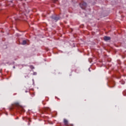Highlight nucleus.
Returning <instances> with one entry per match:
<instances>
[{"mask_svg": "<svg viewBox=\"0 0 126 126\" xmlns=\"http://www.w3.org/2000/svg\"><path fill=\"white\" fill-rule=\"evenodd\" d=\"M80 6L82 9H85V8L87 6V4L85 2H83L80 3Z\"/></svg>", "mask_w": 126, "mask_h": 126, "instance_id": "nucleus-1", "label": "nucleus"}, {"mask_svg": "<svg viewBox=\"0 0 126 126\" xmlns=\"http://www.w3.org/2000/svg\"><path fill=\"white\" fill-rule=\"evenodd\" d=\"M51 18L54 20H56V21H58V20L60 19V17H59L58 16H52Z\"/></svg>", "mask_w": 126, "mask_h": 126, "instance_id": "nucleus-2", "label": "nucleus"}, {"mask_svg": "<svg viewBox=\"0 0 126 126\" xmlns=\"http://www.w3.org/2000/svg\"><path fill=\"white\" fill-rule=\"evenodd\" d=\"M63 123H64V125L65 126H69V124H68V121H67V120L66 119H63Z\"/></svg>", "mask_w": 126, "mask_h": 126, "instance_id": "nucleus-3", "label": "nucleus"}, {"mask_svg": "<svg viewBox=\"0 0 126 126\" xmlns=\"http://www.w3.org/2000/svg\"><path fill=\"white\" fill-rule=\"evenodd\" d=\"M103 39L104 41H109V40H111V37L109 36H104Z\"/></svg>", "mask_w": 126, "mask_h": 126, "instance_id": "nucleus-4", "label": "nucleus"}, {"mask_svg": "<svg viewBox=\"0 0 126 126\" xmlns=\"http://www.w3.org/2000/svg\"><path fill=\"white\" fill-rule=\"evenodd\" d=\"M27 43V41H26V40H23L22 45H26Z\"/></svg>", "mask_w": 126, "mask_h": 126, "instance_id": "nucleus-5", "label": "nucleus"}, {"mask_svg": "<svg viewBox=\"0 0 126 126\" xmlns=\"http://www.w3.org/2000/svg\"><path fill=\"white\" fill-rule=\"evenodd\" d=\"M123 95H124V96H126V90H125V91H124L123 92Z\"/></svg>", "mask_w": 126, "mask_h": 126, "instance_id": "nucleus-6", "label": "nucleus"}, {"mask_svg": "<svg viewBox=\"0 0 126 126\" xmlns=\"http://www.w3.org/2000/svg\"><path fill=\"white\" fill-rule=\"evenodd\" d=\"M20 111H22V112H24V109L22 108V109H20Z\"/></svg>", "mask_w": 126, "mask_h": 126, "instance_id": "nucleus-7", "label": "nucleus"}, {"mask_svg": "<svg viewBox=\"0 0 126 126\" xmlns=\"http://www.w3.org/2000/svg\"><path fill=\"white\" fill-rule=\"evenodd\" d=\"M36 74H37V73H36V72H34V73H33V75H36Z\"/></svg>", "mask_w": 126, "mask_h": 126, "instance_id": "nucleus-8", "label": "nucleus"}, {"mask_svg": "<svg viewBox=\"0 0 126 126\" xmlns=\"http://www.w3.org/2000/svg\"><path fill=\"white\" fill-rule=\"evenodd\" d=\"M13 68H15V66H13Z\"/></svg>", "mask_w": 126, "mask_h": 126, "instance_id": "nucleus-9", "label": "nucleus"}, {"mask_svg": "<svg viewBox=\"0 0 126 126\" xmlns=\"http://www.w3.org/2000/svg\"><path fill=\"white\" fill-rule=\"evenodd\" d=\"M56 0V1H57V0Z\"/></svg>", "mask_w": 126, "mask_h": 126, "instance_id": "nucleus-10", "label": "nucleus"}]
</instances>
